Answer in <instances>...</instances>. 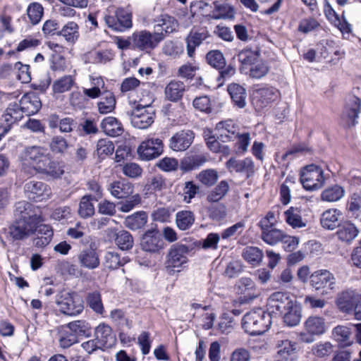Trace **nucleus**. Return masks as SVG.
Listing matches in <instances>:
<instances>
[{"mask_svg": "<svg viewBox=\"0 0 361 361\" xmlns=\"http://www.w3.org/2000/svg\"><path fill=\"white\" fill-rule=\"evenodd\" d=\"M195 134L192 130H184L175 133L169 140V147L174 152H184L192 145Z\"/></svg>", "mask_w": 361, "mask_h": 361, "instance_id": "obj_12", "label": "nucleus"}, {"mask_svg": "<svg viewBox=\"0 0 361 361\" xmlns=\"http://www.w3.org/2000/svg\"><path fill=\"white\" fill-rule=\"evenodd\" d=\"M162 240L153 231L147 232L142 237L141 246L147 252H155L162 248Z\"/></svg>", "mask_w": 361, "mask_h": 361, "instance_id": "obj_30", "label": "nucleus"}, {"mask_svg": "<svg viewBox=\"0 0 361 361\" xmlns=\"http://www.w3.org/2000/svg\"><path fill=\"white\" fill-rule=\"evenodd\" d=\"M279 219V211L268 212L258 223V226L260 228L261 232L275 228L278 224Z\"/></svg>", "mask_w": 361, "mask_h": 361, "instance_id": "obj_46", "label": "nucleus"}, {"mask_svg": "<svg viewBox=\"0 0 361 361\" xmlns=\"http://www.w3.org/2000/svg\"><path fill=\"white\" fill-rule=\"evenodd\" d=\"M294 302L290 295L283 292H275L267 300V307L268 314L281 316L287 310L293 307Z\"/></svg>", "mask_w": 361, "mask_h": 361, "instance_id": "obj_8", "label": "nucleus"}, {"mask_svg": "<svg viewBox=\"0 0 361 361\" xmlns=\"http://www.w3.org/2000/svg\"><path fill=\"white\" fill-rule=\"evenodd\" d=\"M208 161L207 155L205 154H197L185 157L181 159L180 169L183 172L193 171Z\"/></svg>", "mask_w": 361, "mask_h": 361, "instance_id": "obj_28", "label": "nucleus"}, {"mask_svg": "<svg viewBox=\"0 0 361 361\" xmlns=\"http://www.w3.org/2000/svg\"><path fill=\"white\" fill-rule=\"evenodd\" d=\"M215 130L217 138L223 142L233 140L238 133V126L232 120L218 123Z\"/></svg>", "mask_w": 361, "mask_h": 361, "instance_id": "obj_19", "label": "nucleus"}, {"mask_svg": "<svg viewBox=\"0 0 361 361\" xmlns=\"http://www.w3.org/2000/svg\"><path fill=\"white\" fill-rule=\"evenodd\" d=\"M147 216L145 212H139L126 219L127 226L131 229H137L145 225Z\"/></svg>", "mask_w": 361, "mask_h": 361, "instance_id": "obj_58", "label": "nucleus"}, {"mask_svg": "<svg viewBox=\"0 0 361 361\" xmlns=\"http://www.w3.org/2000/svg\"><path fill=\"white\" fill-rule=\"evenodd\" d=\"M343 214L336 209H330L323 212L320 219L322 226L327 230H334L340 225Z\"/></svg>", "mask_w": 361, "mask_h": 361, "instance_id": "obj_25", "label": "nucleus"}, {"mask_svg": "<svg viewBox=\"0 0 361 361\" xmlns=\"http://www.w3.org/2000/svg\"><path fill=\"white\" fill-rule=\"evenodd\" d=\"M161 52L164 55L171 59H178L184 52L183 44L178 40H166L161 46Z\"/></svg>", "mask_w": 361, "mask_h": 361, "instance_id": "obj_34", "label": "nucleus"}, {"mask_svg": "<svg viewBox=\"0 0 361 361\" xmlns=\"http://www.w3.org/2000/svg\"><path fill=\"white\" fill-rule=\"evenodd\" d=\"M128 114L133 126L139 129H146L154 123V111L151 106V102L138 104L134 109L128 112Z\"/></svg>", "mask_w": 361, "mask_h": 361, "instance_id": "obj_6", "label": "nucleus"}, {"mask_svg": "<svg viewBox=\"0 0 361 361\" xmlns=\"http://www.w3.org/2000/svg\"><path fill=\"white\" fill-rule=\"evenodd\" d=\"M285 215L287 224L291 226L293 228H302L306 226V224L302 221L297 208L290 207L285 212Z\"/></svg>", "mask_w": 361, "mask_h": 361, "instance_id": "obj_51", "label": "nucleus"}, {"mask_svg": "<svg viewBox=\"0 0 361 361\" xmlns=\"http://www.w3.org/2000/svg\"><path fill=\"white\" fill-rule=\"evenodd\" d=\"M359 295L353 290H345L338 294L335 302L338 310L350 316Z\"/></svg>", "mask_w": 361, "mask_h": 361, "instance_id": "obj_17", "label": "nucleus"}, {"mask_svg": "<svg viewBox=\"0 0 361 361\" xmlns=\"http://www.w3.org/2000/svg\"><path fill=\"white\" fill-rule=\"evenodd\" d=\"M227 90L232 101L236 106L239 108L245 107L247 92L243 86L238 83H231L228 86Z\"/></svg>", "mask_w": 361, "mask_h": 361, "instance_id": "obj_33", "label": "nucleus"}, {"mask_svg": "<svg viewBox=\"0 0 361 361\" xmlns=\"http://www.w3.org/2000/svg\"><path fill=\"white\" fill-rule=\"evenodd\" d=\"M226 166L230 172H236L245 174L247 178L253 175L255 163L252 158L246 157L243 159L231 158L226 163Z\"/></svg>", "mask_w": 361, "mask_h": 361, "instance_id": "obj_15", "label": "nucleus"}, {"mask_svg": "<svg viewBox=\"0 0 361 361\" xmlns=\"http://www.w3.org/2000/svg\"><path fill=\"white\" fill-rule=\"evenodd\" d=\"M213 4L214 6V9L211 15L212 18L219 20L233 17V8L229 4L219 1H214Z\"/></svg>", "mask_w": 361, "mask_h": 361, "instance_id": "obj_39", "label": "nucleus"}, {"mask_svg": "<svg viewBox=\"0 0 361 361\" xmlns=\"http://www.w3.org/2000/svg\"><path fill=\"white\" fill-rule=\"evenodd\" d=\"M104 21L109 28L118 32H123L133 25L132 14L122 8H117L114 16H105Z\"/></svg>", "mask_w": 361, "mask_h": 361, "instance_id": "obj_9", "label": "nucleus"}, {"mask_svg": "<svg viewBox=\"0 0 361 361\" xmlns=\"http://www.w3.org/2000/svg\"><path fill=\"white\" fill-rule=\"evenodd\" d=\"M250 76L252 78L259 79L265 76L269 72L268 66L263 61H256L250 66Z\"/></svg>", "mask_w": 361, "mask_h": 361, "instance_id": "obj_59", "label": "nucleus"}, {"mask_svg": "<svg viewBox=\"0 0 361 361\" xmlns=\"http://www.w3.org/2000/svg\"><path fill=\"white\" fill-rule=\"evenodd\" d=\"M164 37L162 32H152L147 30L136 31L131 35L133 48L145 53H150L158 47Z\"/></svg>", "mask_w": 361, "mask_h": 361, "instance_id": "obj_5", "label": "nucleus"}, {"mask_svg": "<svg viewBox=\"0 0 361 361\" xmlns=\"http://www.w3.org/2000/svg\"><path fill=\"white\" fill-rule=\"evenodd\" d=\"M259 56L260 50L258 47L252 49L248 47L240 51L237 55L238 61L243 66H251Z\"/></svg>", "mask_w": 361, "mask_h": 361, "instance_id": "obj_38", "label": "nucleus"}, {"mask_svg": "<svg viewBox=\"0 0 361 361\" xmlns=\"http://www.w3.org/2000/svg\"><path fill=\"white\" fill-rule=\"evenodd\" d=\"M271 324L270 314L259 308L246 313L242 321L245 331L250 335H260L266 332Z\"/></svg>", "mask_w": 361, "mask_h": 361, "instance_id": "obj_2", "label": "nucleus"}, {"mask_svg": "<svg viewBox=\"0 0 361 361\" xmlns=\"http://www.w3.org/2000/svg\"><path fill=\"white\" fill-rule=\"evenodd\" d=\"M44 218L39 207L21 204L17 208L16 219L9 226L8 233L13 240H24L32 235L36 247H44L54 235L52 227L44 224Z\"/></svg>", "mask_w": 361, "mask_h": 361, "instance_id": "obj_1", "label": "nucleus"}, {"mask_svg": "<svg viewBox=\"0 0 361 361\" xmlns=\"http://www.w3.org/2000/svg\"><path fill=\"white\" fill-rule=\"evenodd\" d=\"M300 180L305 189L318 190L324 183V171L314 164L308 165L301 171Z\"/></svg>", "mask_w": 361, "mask_h": 361, "instance_id": "obj_7", "label": "nucleus"}, {"mask_svg": "<svg viewBox=\"0 0 361 361\" xmlns=\"http://www.w3.org/2000/svg\"><path fill=\"white\" fill-rule=\"evenodd\" d=\"M335 283L334 275L326 269L316 271L310 276V285L317 290L324 288L332 290Z\"/></svg>", "mask_w": 361, "mask_h": 361, "instance_id": "obj_16", "label": "nucleus"}, {"mask_svg": "<svg viewBox=\"0 0 361 361\" xmlns=\"http://www.w3.org/2000/svg\"><path fill=\"white\" fill-rule=\"evenodd\" d=\"M43 12L42 6L37 2L30 4L27 9L28 18L33 25H36L40 21Z\"/></svg>", "mask_w": 361, "mask_h": 361, "instance_id": "obj_56", "label": "nucleus"}, {"mask_svg": "<svg viewBox=\"0 0 361 361\" xmlns=\"http://www.w3.org/2000/svg\"><path fill=\"white\" fill-rule=\"evenodd\" d=\"M207 63L213 68L220 70L226 66V59L219 50H212L206 55Z\"/></svg>", "mask_w": 361, "mask_h": 361, "instance_id": "obj_50", "label": "nucleus"}, {"mask_svg": "<svg viewBox=\"0 0 361 361\" xmlns=\"http://www.w3.org/2000/svg\"><path fill=\"white\" fill-rule=\"evenodd\" d=\"M36 171L45 176L48 179L52 180L60 178L64 173L63 164L54 160L50 154Z\"/></svg>", "mask_w": 361, "mask_h": 361, "instance_id": "obj_13", "label": "nucleus"}, {"mask_svg": "<svg viewBox=\"0 0 361 361\" xmlns=\"http://www.w3.org/2000/svg\"><path fill=\"white\" fill-rule=\"evenodd\" d=\"M257 94L261 107L266 106L270 102L276 100L279 97V90L273 87L262 88L257 91Z\"/></svg>", "mask_w": 361, "mask_h": 361, "instance_id": "obj_44", "label": "nucleus"}, {"mask_svg": "<svg viewBox=\"0 0 361 361\" xmlns=\"http://www.w3.org/2000/svg\"><path fill=\"white\" fill-rule=\"evenodd\" d=\"M185 90V85L183 82L172 80L165 88V95L169 100L176 102L183 97Z\"/></svg>", "mask_w": 361, "mask_h": 361, "instance_id": "obj_35", "label": "nucleus"}, {"mask_svg": "<svg viewBox=\"0 0 361 361\" xmlns=\"http://www.w3.org/2000/svg\"><path fill=\"white\" fill-rule=\"evenodd\" d=\"M56 303L62 314L71 317L80 314L84 309L82 299L75 292L61 291L56 296Z\"/></svg>", "mask_w": 361, "mask_h": 361, "instance_id": "obj_4", "label": "nucleus"}, {"mask_svg": "<svg viewBox=\"0 0 361 361\" xmlns=\"http://www.w3.org/2000/svg\"><path fill=\"white\" fill-rule=\"evenodd\" d=\"M87 302L89 307L97 314H102L104 306L102 302L101 295L97 291L88 293L87 296Z\"/></svg>", "mask_w": 361, "mask_h": 361, "instance_id": "obj_55", "label": "nucleus"}, {"mask_svg": "<svg viewBox=\"0 0 361 361\" xmlns=\"http://www.w3.org/2000/svg\"><path fill=\"white\" fill-rule=\"evenodd\" d=\"M157 27H161L162 32L170 34L176 31L178 23L174 17L168 14H161L156 20Z\"/></svg>", "mask_w": 361, "mask_h": 361, "instance_id": "obj_43", "label": "nucleus"}, {"mask_svg": "<svg viewBox=\"0 0 361 361\" xmlns=\"http://www.w3.org/2000/svg\"><path fill=\"white\" fill-rule=\"evenodd\" d=\"M47 149L40 146L27 147L24 150V158L34 166L35 170L49 156Z\"/></svg>", "mask_w": 361, "mask_h": 361, "instance_id": "obj_22", "label": "nucleus"}, {"mask_svg": "<svg viewBox=\"0 0 361 361\" xmlns=\"http://www.w3.org/2000/svg\"><path fill=\"white\" fill-rule=\"evenodd\" d=\"M333 352V345L330 342L319 343L312 348L313 354L319 357L329 356Z\"/></svg>", "mask_w": 361, "mask_h": 361, "instance_id": "obj_62", "label": "nucleus"}, {"mask_svg": "<svg viewBox=\"0 0 361 361\" xmlns=\"http://www.w3.org/2000/svg\"><path fill=\"white\" fill-rule=\"evenodd\" d=\"M115 242L117 246L122 250H128L133 247V239L132 235L126 231H120L114 233Z\"/></svg>", "mask_w": 361, "mask_h": 361, "instance_id": "obj_47", "label": "nucleus"}, {"mask_svg": "<svg viewBox=\"0 0 361 361\" xmlns=\"http://www.w3.org/2000/svg\"><path fill=\"white\" fill-rule=\"evenodd\" d=\"M284 233L283 231L275 227L261 232V238L265 243L274 246L281 241Z\"/></svg>", "mask_w": 361, "mask_h": 361, "instance_id": "obj_45", "label": "nucleus"}, {"mask_svg": "<svg viewBox=\"0 0 361 361\" xmlns=\"http://www.w3.org/2000/svg\"><path fill=\"white\" fill-rule=\"evenodd\" d=\"M164 145L159 138H150L141 142L137 153L143 160H151L159 157L163 152Z\"/></svg>", "mask_w": 361, "mask_h": 361, "instance_id": "obj_11", "label": "nucleus"}, {"mask_svg": "<svg viewBox=\"0 0 361 361\" xmlns=\"http://www.w3.org/2000/svg\"><path fill=\"white\" fill-rule=\"evenodd\" d=\"M98 111L106 114L114 111L116 106V99L111 92L104 90L101 101L97 103Z\"/></svg>", "mask_w": 361, "mask_h": 361, "instance_id": "obj_40", "label": "nucleus"}, {"mask_svg": "<svg viewBox=\"0 0 361 361\" xmlns=\"http://www.w3.org/2000/svg\"><path fill=\"white\" fill-rule=\"evenodd\" d=\"M114 151V143L108 139H100L97 143V154L99 157L104 159L113 154Z\"/></svg>", "mask_w": 361, "mask_h": 361, "instance_id": "obj_53", "label": "nucleus"}, {"mask_svg": "<svg viewBox=\"0 0 361 361\" xmlns=\"http://www.w3.org/2000/svg\"><path fill=\"white\" fill-rule=\"evenodd\" d=\"M27 197L34 202L46 201L50 195V189L41 181L30 180L25 185Z\"/></svg>", "mask_w": 361, "mask_h": 361, "instance_id": "obj_14", "label": "nucleus"}, {"mask_svg": "<svg viewBox=\"0 0 361 361\" xmlns=\"http://www.w3.org/2000/svg\"><path fill=\"white\" fill-rule=\"evenodd\" d=\"M276 361H296V344L289 340L278 341Z\"/></svg>", "mask_w": 361, "mask_h": 361, "instance_id": "obj_20", "label": "nucleus"}, {"mask_svg": "<svg viewBox=\"0 0 361 361\" xmlns=\"http://www.w3.org/2000/svg\"><path fill=\"white\" fill-rule=\"evenodd\" d=\"M59 36H62L69 43H74L79 37V26L74 21H69L65 24L61 30L56 32Z\"/></svg>", "mask_w": 361, "mask_h": 361, "instance_id": "obj_36", "label": "nucleus"}, {"mask_svg": "<svg viewBox=\"0 0 361 361\" xmlns=\"http://www.w3.org/2000/svg\"><path fill=\"white\" fill-rule=\"evenodd\" d=\"M88 190L90 193L84 195L80 203H87L90 202H99L102 197V193L99 184L94 181H89L87 183Z\"/></svg>", "mask_w": 361, "mask_h": 361, "instance_id": "obj_48", "label": "nucleus"}, {"mask_svg": "<svg viewBox=\"0 0 361 361\" xmlns=\"http://www.w3.org/2000/svg\"><path fill=\"white\" fill-rule=\"evenodd\" d=\"M100 126L103 131L111 137L119 136L123 132L122 124L115 117H106L102 120Z\"/></svg>", "mask_w": 361, "mask_h": 361, "instance_id": "obj_32", "label": "nucleus"}, {"mask_svg": "<svg viewBox=\"0 0 361 361\" xmlns=\"http://www.w3.org/2000/svg\"><path fill=\"white\" fill-rule=\"evenodd\" d=\"M282 315L284 322L290 326L298 325L301 319L300 312L294 306L287 310Z\"/></svg>", "mask_w": 361, "mask_h": 361, "instance_id": "obj_60", "label": "nucleus"}, {"mask_svg": "<svg viewBox=\"0 0 361 361\" xmlns=\"http://www.w3.org/2000/svg\"><path fill=\"white\" fill-rule=\"evenodd\" d=\"M111 194L118 199L126 198L133 192V185L126 180L115 181L110 184Z\"/></svg>", "mask_w": 361, "mask_h": 361, "instance_id": "obj_31", "label": "nucleus"}, {"mask_svg": "<svg viewBox=\"0 0 361 361\" xmlns=\"http://www.w3.org/2000/svg\"><path fill=\"white\" fill-rule=\"evenodd\" d=\"M306 334H301V338L306 343H312L314 341V336H320L325 333L326 330V324L325 319L319 316H311L307 318L304 324Z\"/></svg>", "mask_w": 361, "mask_h": 361, "instance_id": "obj_10", "label": "nucleus"}, {"mask_svg": "<svg viewBox=\"0 0 361 361\" xmlns=\"http://www.w3.org/2000/svg\"><path fill=\"white\" fill-rule=\"evenodd\" d=\"M68 145L66 140L61 136H55L50 142V148L54 153H63Z\"/></svg>", "mask_w": 361, "mask_h": 361, "instance_id": "obj_64", "label": "nucleus"}, {"mask_svg": "<svg viewBox=\"0 0 361 361\" xmlns=\"http://www.w3.org/2000/svg\"><path fill=\"white\" fill-rule=\"evenodd\" d=\"M21 110L27 116L36 114L41 108L42 104L39 97L34 94H24L19 101Z\"/></svg>", "mask_w": 361, "mask_h": 361, "instance_id": "obj_24", "label": "nucleus"}, {"mask_svg": "<svg viewBox=\"0 0 361 361\" xmlns=\"http://www.w3.org/2000/svg\"><path fill=\"white\" fill-rule=\"evenodd\" d=\"M126 261L120 258V256L114 252H108L105 255V266L110 269H116L123 266Z\"/></svg>", "mask_w": 361, "mask_h": 361, "instance_id": "obj_61", "label": "nucleus"}, {"mask_svg": "<svg viewBox=\"0 0 361 361\" xmlns=\"http://www.w3.org/2000/svg\"><path fill=\"white\" fill-rule=\"evenodd\" d=\"M75 85V78L73 75H64L56 80L52 85L54 93H63L71 90Z\"/></svg>", "mask_w": 361, "mask_h": 361, "instance_id": "obj_41", "label": "nucleus"}, {"mask_svg": "<svg viewBox=\"0 0 361 361\" xmlns=\"http://www.w3.org/2000/svg\"><path fill=\"white\" fill-rule=\"evenodd\" d=\"M68 329L71 334L77 336H87L90 333V324L85 320H76L69 322L63 326L64 332L68 334L66 330Z\"/></svg>", "mask_w": 361, "mask_h": 361, "instance_id": "obj_37", "label": "nucleus"}, {"mask_svg": "<svg viewBox=\"0 0 361 361\" xmlns=\"http://www.w3.org/2000/svg\"><path fill=\"white\" fill-rule=\"evenodd\" d=\"M338 228L336 234L338 240L346 244H350L359 233L357 228L350 221H345Z\"/></svg>", "mask_w": 361, "mask_h": 361, "instance_id": "obj_27", "label": "nucleus"}, {"mask_svg": "<svg viewBox=\"0 0 361 361\" xmlns=\"http://www.w3.org/2000/svg\"><path fill=\"white\" fill-rule=\"evenodd\" d=\"M229 190V185L226 180H221L208 195V200L216 202L221 200Z\"/></svg>", "mask_w": 361, "mask_h": 361, "instance_id": "obj_52", "label": "nucleus"}, {"mask_svg": "<svg viewBox=\"0 0 361 361\" xmlns=\"http://www.w3.org/2000/svg\"><path fill=\"white\" fill-rule=\"evenodd\" d=\"M361 110V99L355 95H348L345 99L343 117L348 119L349 124L354 125Z\"/></svg>", "mask_w": 361, "mask_h": 361, "instance_id": "obj_18", "label": "nucleus"}, {"mask_svg": "<svg viewBox=\"0 0 361 361\" xmlns=\"http://www.w3.org/2000/svg\"><path fill=\"white\" fill-rule=\"evenodd\" d=\"M208 32H190L185 39L186 43L187 55L193 58L195 54V49L199 47L204 40L208 37Z\"/></svg>", "mask_w": 361, "mask_h": 361, "instance_id": "obj_26", "label": "nucleus"}, {"mask_svg": "<svg viewBox=\"0 0 361 361\" xmlns=\"http://www.w3.org/2000/svg\"><path fill=\"white\" fill-rule=\"evenodd\" d=\"M157 166L164 171H174L178 169V161L175 158L164 157L159 160Z\"/></svg>", "mask_w": 361, "mask_h": 361, "instance_id": "obj_63", "label": "nucleus"}, {"mask_svg": "<svg viewBox=\"0 0 361 361\" xmlns=\"http://www.w3.org/2000/svg\"><path fill=\"white\" fill-rule=\"evenodd\" d=\"M219 178V174L216 170L208 169L202 170L197 175V180L202 185L210 187L214 185Z\"/></svg>", "mask_w": 361, "mask_h": 361, "instance_id": "obj_49", "label": "nucleus"}, {"mask_svg": "<svg viewBox=\"0 0 361 361\" xmlns=\"http://www.w3.org/2000/svg\"><path fill=\"white\" fill-rule=\"evenodd\" d=\"M97 341L102 348H110L116 341V337L110 326L106 324H99L94 331Z\"/></svg>", "mask_w": 361, "mask_h": 361, "instance_id": "obj_21", "label": "nucleus"}, {"mask_svg": "<svg viewBox=\"0 0 361 361\" xmlns=\"http://www.w3.org/2000/svg\"><path fill=\"white\" fill-rule=\"evenodd\" d=\"M344 195V190L338 185L326 189L322 194V200L326 202L338 201Z\"/></svg>", "mask_w": 361, "mask_h": 361, "instance_id": "obj_54", "label": "nucleus"}, {"mask_svg": "<svg viewBox=\"0 0 361 361\" xmlns=\"http://www.w3.org/2000/svg\"><path fill=\"white\" fill-rule=\"evenodd\" d=\"M243 259L253 266L260 264L263 259V252L257 247H247L242 253Z\"/></svg>", "mask_w": 361, "mask_h": 361, "instance_id": "obj_42", "label": "nucleus"}, {"mask_svg": "<svg viewBox=\"0 0 361 361\" xmlns=\"http://www.w3.org/2000/svg\"><path fill=\"white\" fill-rule=\"evenodd\" d=\"M188 246L176 243L169 250L165 261V269L168 274L173 275L175 272L180 271L188 263Z\"/></svg>", "mask_w": 361, "mask_h": 361, "instance_id": "obj_3", "label": "nucleus"}, {"mask_svg": "<svg viewBox=\"0 0 361 361\" xmlns=\"http://www.w3.org/2000/svg\"><path fill=\"white\" fill-rule=\"evenodd\" d=\"M332 337L343 346H350L353 343L352 329L345 325H338L332 330Z\"/></svg>", "mask_w": 361, "mask_h": 361, "instance_id": "obj_29", "label": "nucleus"}, {"mask_svg": "<svg viewBox=\"0 0 361 361\" xmlns=\"http://www.w3.org/2000/svg\"><path fill=\"white\" fill-rule=\"evenodd\" d=\"M78 263L82 267L94 269L99 265V258L95 250L86 248L81 250L77 256Z\"/></svg>", "mask_w": 361, "mask_h": 361, "instance_id": "obj_23", "label": "nucleus"}, {"mask_svg": "<svg viewBox=\"0 0 361 361\" xmlns=\"http://www.w3.org/2000/svg\"><path fill=\"white\" fill-rule=\"evenodd\" d=\"M194 222V216L191 212L182 211L176 214V224L180 230H186Z\"/></svg>", "mask_w": 361, "mask_h": 361, "instance_id": "obj_57", "label": "nucleus"}]
</instances>
